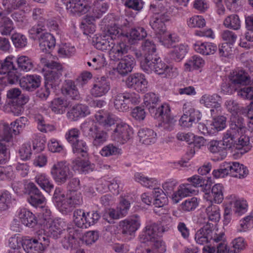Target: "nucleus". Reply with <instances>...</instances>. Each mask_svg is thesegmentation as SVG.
Listing matches in <instances>:
<instances>
[{"label":"nucleus","mask_w":253,"mask_h":253,"mask_svg":"<svg viewBox=\"0 0 253 253\" xmlns=\"http://www.w3.org/2000/svg\"><path fill=\"white\" fill-rule=\"evenodd\" d=\"M144 58L140 61L141 69L150 74L154 71L163 78H174L179 74L178 68L163 62L156 53V46L153 41L145 40L141 43Z\"/></svg>","instance_id":"nucleus-1"},{"label":"nucleus","mask_w":253,"mask_h":253,"mask_svg":"<svg viewBox=\"0 0 253 253\" xmlns=\"http://www.w3.org/2000/svg\"><path fill=\"white\" fill-rule=\"evenodd\" d=\"M159 97L152 92L146 93L144 97V103L148 108L151 116L161 121L160 125L165 129L171 130L176 121L170 115L169 106L167 104L158 105Z\"/></svg>","instance_id":"nucleus-2"},{"label":"nucleus","mask_w":253,"mask_h":253,"mask_svg":"<svg viewBox=\"0 0 253 253\" xmlns=\"http://www.w3.org/2000/svg\"><path fill=\"white\" fill-rule=\"evenodd\" d=\"M107 36H110L113 41L110 50V56L114 60H119L127 53L130 47L125 40L127 35H124L121 29L116 25L111 26L107 28Z\"/></svg>","instance_id":"nucleus-3"},{"label":"nucleus","mask_w":253,"mask_h":253,"mask_svg":"<svg viewBox=\"0 0 253 253\" xmlns=\"http://www.w3.org/2000/svg\"><path fill=\"white\" fill-rule=\"evenodd\" d=\"M150 8L154 9V16L150 21V25L156 35L161 36L166 32L165 22L170 19L171 11L169 6H163L151 4Z\"/></svg>","instance_id":"nucleus-4"},{"label":"nucleus","mask_w":253,"mask_h":253,"mask_svg":"<svg viewBox=\"0 0 253 253\" xmlns=\"http://www.w3.org/2000/svg\"><path fill=\"white\" fill-rule=\"evenodd\" d=\"M48 233L54 239L63 236L61 243L65 249L72 247L76 240L81 238L80 231L72 228H68L67 230L62 229V227L57 222H54L51 224L49 227Z\"/></svg>","instance_id":"nucleus-5"},{"label":"nucleus","mask_w":253,"mask_h":253,"mask_svg":"<svg viewBox=\"0 0 253 253\" xmlns=\"http://www.w3.org/2000/svg\"><path fill=\"white\" fill-rule=\"evenodd\" d=\"M49 242L48 236L41 233L34 238L23 240L22 245L27 253H42L49 246Z\"/></svg>","instance_id":"nucleus-6"},{"label":"nucleus","mask_w":253,"mask_h":253,"mask_svg":"<svg viewBox=\"0 0 253 253\" xmlns=\"http://www.w3.org/2000/svg\"><path fill=\"white\" fill-rule=\"evenodd\" d=\"M140 102V96L134 92L118 93L114 98V107L120 112H126L130 107V104H137Z\"/></svg>","instance_id":"nucleus-7"},{"label":"nucleus","mask_w":253,"mask_h":253,"mask_svg":"<svg viewBox=\"0 0 253 253\" xmlns=\"http://www.w3.org/2000/svg\"><path fill=\"white\" fill-rule=\"evenodd\" d=\"M141 225L140 216L134 214L119 222V227L123 237L126 241H129L134 236L135 232Z\"/></svg>","instance_id":"nucleus-8"},{"label":"nucleus","mask_w":253,"mask_h":253,"mask_svg":"<svg viewBox=\"0 0 253 253\" xmlns=\"http://www.w3.org/2000/svg\"><path fill=\"white\" fill-rule=\"evenodd\" d=\"M50 173L53 179L58 185L65 183L73 176L69 166L63 161L55 163L51 168Z\"/></svg>","instance_id":"nucleus-9"},{"label":"nucleus","mask_w":253,"mask_h":253,"mask_svg":"<svg viewBox=\"0 0 253 253\" xmlns=\"http://www.w3.org/2000/svg\"><path fill=\"white\" fill-rule=\"evenodd\" d=\"M133 131L129 125L124 122L117 124L111 134L112 139L120 144L126 143L132 137Z\"/></svg>","instance_id":"nucleus-10"},{"label":"nucleus","mask_w":253,"mask_h":253,"mask_svg":"<svg viewBox=\"0 0 253 253\" xmlns=\"http://www.w3.org/2000/svg\"><path fill=\"white\" fill-rule=\"evenodd\" d=\"M24 193L28 195L27 201L33 207L42 205L45 198L36 184L32 182L24 185Z\"/></svg>","instance_id":"nucleus-11"},{"label":"nucleus","mask_w":253,"mask_h":253,"mask_svg":"<svg viewBox=\"0 0 253 253\" xmlns=\"http://www.w3.org/2000/svg\"><path fill=\"white\" fill-rule=\"evenodd\" d=\"M128 87L132 88L138 92H144L147 90L148 82L141 73H134L129 76L126 81Z\"/></svg>","instance_id":"nucleus-12"},{"label":"nucleus","mask_w":253,"mask_h":253,"mask_svg":"<svg viewBox=\"0 0 253 253\" xmlns=\"http://www.w3.org/2000/svg\"><path fill=\"white\" fill-rule=\"evenodd\" d=\"M53 199L59 211L63 213L70 212L74 207L69 198L65 197L62 190L59 188L55 189Z\"/></svg>","instance_id":"nucleus-13"},{"label":"nucleus","mask_w":253,"mask_h":253,"mask_svg":"<svg viewBox=\"0 0 253 253\" xmlns=\"http://www.w3.org/2000/svg\"><path fill=\"white\" fill-rule=\"evenodd\" d=\"M65 3L68 11L74 15L85 14L90 8V2L88 0H70Z\"/></svg>","instance_id":"nucleus-14"},{"label":"nucleus","mask_w":253,"mask_h":253,"mask_svg":"<svg viewBox=\"0 0 253 253\" xmlns=\"http://www.w3.org/2000/svg\"><path fill=\"white\" fill-rule=\"evenodd\" d=\"M110 88L109 80L105 77H101L95 81L90 90V93L95 97H101L106 94Z\"/></svg>","instance_id":"nucleus-15"},{"label":"nucleus","mask_w":253,"mask_h":253,"mask_svg":"<svg viewBox=\"0 0 253 253\" xmlns=\"http://www.w3.org/2000/svg\"><path fill=\"white\" fill-rule=\"evenodd\" d=\"M41 81L42 77L39 75H27L20 79L19 84L23 90L32 92L40 86Z\"/></svg>","instance_id":"nucleus-16"},{"label":"nucleus","mask_w":253,"mask_h":253,"mask_svg":"<svg viewBox=\"0 0 253 253\" xmlns=\"http://www.w3.org/2000/svg\"><path fill=\"white\" fill-rule=\"evenodd\" d=\"M228 175L232 177L244 178L249 173L247 168L238 162H224Z\"/></svg>","instance_id":"nucleus-17"},{"label":"nucleus","mask_w":253,"mask_h":253,"mask_svg":"<svg viewBox=\"0 0 253 253\" xmlns=\"http://www.w3.org/2000/svg\"><path fill=\"white\" fill-rule=\"evenodd\" d=\"M16 58L13 56H8L3 60H0V75L7 74L12 78L11 80H17V76L15 74L17 68L14 65Z\"/></svg>","instance_id":"nucleus-18"},{"label":"nucleus","mask_w":253,"mask_h":253,"mask_svg":"<svg viewBox=\"0 0 253 253\" xmlns=\"http://www.w3.org/2000/svg\"><path fill=\"white\" fill-rule=\"evenodd\" d=\"M201 119L200 113L193 108L186 111L180 118L179 125L183 127H191L193 124L197 123Z\"/></svg>","instance_id":"nucleus-19"},{"label":"nucleus","mask_w":253,"mask_h":253,"mask_svg":"<svg viewBox=\"0 0 253 253\" xmlns=\"http://www.w3.org/2000/svg\"><path fill=\"white\" fill-rule=\"evenodd\" d=\"M213 231L210 225L207 224L197 230L195 235L196 242L205 245L210 242L213 238Z\"/></svg>","instance_id":"nucleus-20"},{"label":"nucleus","mask_w":253,"mask_h":253,"mask_svg":"<svg viewBox=\"0 0 253 253\" xmlns=\"http://www.w3.org/2000/svg\"><path fill=\"white\" fill-rule=\"evenodd\" d=\"M160 228L156 223L147 224L142 234L140 235V241L142 243H146L155 240L158 236Z\"/></svg>","instance_id":"nucleus-21"},{"label":"nucleus","mask_w":253,"mask_h":253,"mask_svg":"<svg viewBox=\"0 0 253 253\" xmlns=\"http://www.w3.org/2000/svg\"><path fill=\"white\" fill-rule=\"evenodd\" d=\"M120 59L121 61L118 63L116 69L120 75L125 76L132 71L135 64V59L129 55L124 56Z\"/></svg>","instance_id":"nucleus-22"},{"label":"nucleus","mask_w":253,"mask_h":253,"mask_svg":"<svg viewBox=\"0 0 253 253\" xmlns=\"http://www.w3.org/2000/svg\"><path fill=\"white\" fill-rule=\"evenodd\" d=\"M197 191L193 189L190 183H184L179 186L178 190L172 195V200L177 203L182 198L196 194Z\"/></svg>","instance_id":"nucleus-23"},{"label":"nucleus","mask_w":253,"mask_h":253,"mask_svg":"<svg viewBox=\"0 0 253 253\" xmlns=\"http://www.w3.org/2000/svg\"><path fill=\"white\" fill-rule=\"evenodd\" d=\"M63 67L61 64L58 63L55 66H52L48 69L44 74L45 83L50 84L52 86L53 83L58 81L59 78L62 76Z\"/></svg>","instance_id":"nucleus-24"},{"label":"nucleus","mask_w":253,"mask_h":253,"mask_svg":"<svg viewBox=\"0 0 253 253\" xmlns=\"http://www.w3.org/2000/svg\"><path fill=\"white\" fill-rule=\"evenodd\" d=\"M38 41L40 49L45 53H49L56 44L54 37L48 32H45L42 37L40 36V39Z\"/></svg>","instance_id":"nucleus-25"},{"label":"nucleus","mask_w":253,"mask_h":253,"mask_svg":"<svg viewBox=\"0 0 253 253\" xmlns=\"http://www.w3.org/2000/svg\"><path fill=\"white\" fill-rule=\"evenodd\" d=\"M62 92L63 94L73 100H79L80 94L75 82L71 80H67L63 85Z\"/></svg>","instance_id":"nucleus-26"},{"label":"nucleus","mask_w":253,"mask_h":253,"mask_svg":"<svg viewBox=\"0 0 253 253\" xmlns=\"http://www.w3.org/2000/svg\"><path fill=\"white\" fill-rule=\"evenodd\" d=\"M193 48L196 52L204 55L213 54L217 49L216 45L210 42H197L193 44Z\"/></svg>","instance_id":"nucleus-27"},{"label":"nucleus","mask_w":253,"mask_h":253,"mask_svg":"<svg viewBox=\"0 0 253 253\" xmlns=\"http://www.w3.org/2000/svg\"><path fill=\"white\" fill-rule=\"evenodd\" d=\"M90 114L88 107L84 105L78 104L74 106L67 113L68 117L72 121L84 117Z\"/></svg>","instance_id":"nucleus-28"},{"label":"nucleus","mask_w":253,"mask_h":253,"mask_svg":"<svg viewBox=\"0 0 253 253\" xmlns=\"http://www.w3.org/2000/svg\"><path fill=\"white\" fill-rule=\"evenodd\" d=\"M228 130L232 132L239 136L246 131V122L244 119L237 115L232 119L230 128Z\"/></svg>","instance_id":"nucleus-29"},{"label":"nucleus","mask_w":253,"mask_h":253,"mask_svg":"<svg viewBox=\"0 0 253 253\" xmlns=\"http://www.w3.org/2000/svg\"><path fill=\"white\" fill-rule=\"evenodd\" d=\"M18 216L21 222L29 227H34L37 223L35 215L26 209H21L18 212Z\"/></svg>","instance_id":"nucleus-30"},{"label":"nucleus","mask_w":253,"mask_h":253,"mask_svg":"<svg viewBox=\"0 0 253 253\" xmlns=\"http://www.w3.org/2000/svg\"><path fill=\"white\" fill-rule=\"evenodd\" d=\"M113 41L111 40L110 36H107V31L103 37H93L92 44L97 49L102 51L111 50Z\"/></svg>","instance_id":"nucleus-31"},{"label":"nucleus","mask_w":253,"mask_h":253,"mask_svg":"<svg viewBox=\"0 0 253 253\" xmlns=\"http://www.w3.org/2000/svg\"><path fill=\"white\" fill-rule=\"evenodd\" d=\"M97 122L105 129H108L110 127L117 123L118 118L111 114H101L98 113L95 115Z\"/></svg>","instance_id":"nucleus-32"},{"label":"nucleus","mask_w":253,"mask_h":253,"mask_svg":"<svg viewBox=\"0 0 253 253\" xmlns=\"http://www.w3.org/2000/svg\"><path fill=\"white\" fill-rule=\"evenodd\" d=\"M72 167L74 171H77L80 173H86L92 171L94 169L93 165L88 161L76 159L73 160Z\"/></svg>","instance_id":"nucleus-33"},{"label":"nucleus","mask_w":253,"mask_h":253,"mask_svg":"<svg viewBox=\"0 0 253 253\" xmlns=\"http://www.w3.org/2000/svg\"><path fill=\"white\" fill-rule=\"evenodd\" d=\"M14 29L12 21L6 16L5 12L0 11V33L2 35H10Z\"/></svg>","instance_id":"nucleus-34"},{"label":"nucleus","mask_w":253,"mask_h":253,"mask_svg":"<svg viewBox=\"0 0 253 253\" xmlns=\"http://www.w3.org/2000/svg\"><path fill=\"white\" fill-rule=\"evenodd\" d=\"M139 140L146 145L154 143L157 140L156 133L150 128H141L138 132Z\"/></svg>","instance_id":"nucleus-35"},{"label":"nucleus","mask_w":253,"mask_h":253,"mask_svg":"<svg viewBox=\"0 0 253 253\" xmlns=\"http://www.w3.org/2000/svg\"><path fill=\"white\" fill-rule=\"evenodd\" d=\"M81 128L84 135L89 139H92L100 129L97 123L93 120L84 122L81 125Z\"/></svg>","instance_id":"nucleus-36"},{"label":"nucleus","mask_w":253,"mask_h":253,"mask_svg":"<svg viewBox=\"0 0 253 253\" xmlns=\"http://www.w3.org/2000/svg\"><path fill=\"white\" fill-rule=\"evenodd\" d=\"M232 201L230 205H233V211L234 214L237 216H240L247 211L248 205L246 201L236 197L235 195H231Z\"/></svg>","instance_id":"nucleus-37"},{"label":"nucleus","mask_w":253,"mask_h":253,"mask_svg":"<svg viewBox=\"0 0 253 253\" xmlns=\"http://www.w3.org/2000/svg\"><path fill=\"white\" fill-rule=\"evenodd\" d=\"M230 82L234 85H246L250 83V77L244 71L233 72L229 77Z\"/></svg>","instance_id":"nucleus-38"},{"label":"nucleus","mask_w":253,"mask_h":253,"mask_svg":"<svg viewBox=\"0 0 253 253\" xmlns=\"http://www.w3.org/2000/svg\"><path fill=\"white\" fill-rule=\"evenodd\" d=\"M29 100L28 96H23L21 99L18 101L13 102V101H8L7 107L13 115L19 116L24 111L23 105L25 104Z\"/></svg>","instance_id":"nucleus-39"},{"label":"nucleus","mask_w":253,"mask_h":253,"mask_svg":"<svg viewBox=\"0 0 253 253\" xmlns=\"http://www.w3.org/2000/svg\"><path fill=\"white\" fill-rule=\"evenodd\" d=\"M18 132L15 129L6 124L0 123V142H12L13 134H16Z\"/></svg>","instance_id":"nucleus-40"},{"label":"nucleus","mask_w":253,"mask_h":253,"mask_svg":"<svg viewBox=\"0 0 253 253\" xmlns=\"http://www.w3.org/2000/svg\"><path fill=\"white\" fill-rule=\"evenodd\" d=\"M71 145L73 153L78 157L86 158L88 156V147L84 140L79 139Z\"/></svg>","instance_id":"nucleus-41"},{"label":"nucleus","mask_w":253,"mask_h":253,"mask_svg":"<svg viewBox=\"0 0 253 253\" xmlns=\"http://www.w3.org/2000/svg\"><path fill=\"white\" fill-rule=\"evenodd\" d=\"M125 35H127L126 38L130 44H134L137 41L143 39L147 36V33L142 27H137L132 29L130 32Z\"/></svg>","instance_id":"nucleus-42"},{"label":"nucleus","mask_w":253,"mask_h":253,"mask_svg":"<svg viewBox=\"0 0 253 253\" xmlns=\"http://www.w3.org/2000/svg\"><path fill=\"white\" fill-rule=\"evenodd\" d=\"M152 192L155 198L153 204L156 208H162L167 204L168 197L164 191L159 188H154Z\"/></svg>","instance_id":"nucleus-43"},{"label":"nucleus","mask_w":253,"mask_h":253,"mask_svg":"<svg viewBox=\"0 0 253 253\" xmlns=\"http://www.w3.org/2000/svg\"><path fill=\"white\" fill-rule=\"evenodd\" d=\"M238 137V135L227 130L224 134L222 140L220 141L224 150L227 149L235 150L236 139Z\"/></svg>","instance_id":"nucleus-44"},{"label":"nucleus","mask_w":253,"mask_h":253,"mask_svg":"<svg viewBox=\"0 0 253 253\" xmlns=\"http://www.w3.org/2000/svg\"><path fill=\"white\" fill-rule=\"evenodd\" d=\"M35 182L46 192L49 193L53 189L54 185L49 177L45 174H39L35 177Z\"/></svg>","instance_id":"nucleus-45"},{"label":"nucleus","mask_w":253,"mask_h":253,"mask_svg":"<svg viewBox=\"0 0 253 253\" xmlns=\"http://www.w3.org/2000/svg\"><path fill=\"white\" fill-rule=\"evenodd\" d=\"M205 61L199 56L194 55L185 64V70L190 72L194 70H197L203 67Z\"/></svg>","instance_id":"nucleus-46"},{"label":"nucleus","mask_w":253,"mask_h":253,"mask_svg":"<svg viewBox=\"0 0 253 253\" xmlns=\"http://www.w3.org/2000/svg\"><path fill=\"white\" fill-rule=\"evenodd\" d=\"M172 47L173 49L170 52L171 59L176 62L180 61L187 52V46L180 44L176 46L174 45Z\"/></svg>","instance_id":"nucleus-47"},{"label":"nucleus","mask_w":253,"mask_h":253,"mask_svg":"<svg viewBox=\"0 0 253 253\" xmlns=\"http://www.w3.org/2000/svg\"><path fill=\"white\" fill-rule=\"evenodd\" d=\"M223 25L227 28L238 30L241 28V22L238 15L233 14L225 18Z\"/></svg>","instance_id":"nucleus-48"},{"label":"nucleus","mask_w":253,"mask_h":253,"mask_svg":"<svg viewBox=\"0 0 253 253\" xmlns=\"http://www.w3.org/2000/svg\"><path fill=\"white\" fill-rule=\"evenodd\" d=\"M221 98L217 94H205L200 100V103L208 108L213 107L216 106V104H221Z\"/></svg>","instance_id":"nucleus-49"},{"label":"nucleus","mask_w":253,"mask_h":253,"mask_svg":"<svg viewBox=\"0 0 253 253\" xmlns=\"http://www.w3.org/2000/svg\"><path fill=\"white\" fill-rule=\"evenodd\" d=\"M249 143V137L242 133L236 139L235 150H238L240 154H244L250 150V147L248 146Z\"/></svg>","instance_id":"nucleus-50"},{"label":"nucleus","mask_w":253,"mask_h":253,"mask_svg":"<svg viewBox=\"0 0 253 253\" xmlns=\"http://www.w3.org/2000/svg\"><path fill=\"white\" fill-rule=\"evenodd\" d=\"M223 186L221 184H216L213 186L211 188L210 196L212 200L211 201H213L215 203L220 204L223 200Z\"/></svg>","instance_id":"nucleus-51"},{"label":"nucleus","mask_w":253,"mask_h":253,"mask_svg":"<svg viewBox=\"0 0 253 253\" xmlns=\"http://www.w3.org/2000/svg\"><path fill=\"white\" fill-rule=\"evenodd\" d=\"M108 8V5L107 3L101 0L94 1L92 6V13L95 17L99 18L103 13L106 12Z\"/></svg>","instance_id":"nucleus-52"},{"label":"nucleus","mask_w":253,"mask_h":253,"mask_svg":"<svg viewBox=\"0 0 253 253\" xmlns=\"http://www.w3.org/2000/svg\"><path fill=\"white\" fill-rule=\"evenodd\" d=\"M67 106V103L60 98L53 99L50 105L51 110L55 113L59 114H62L65 112Z\"/></svg>","instance_id":"nucleus-53"},{"label":"nucleus","mask_w":253,"mask_h":253,"mask_svg":"<svg viewBox=\"0 0 253 253\" xmlns=\"http://www.w3.org/2000/svg\"><path fill=\"white\" fill-rule=\"evenodd\" d=\"M134 179L136 181L139 182L147 188H153L157 183V180L155 178L146 177L139 172L134 174Z\"/></svg>","instance_id":"nucleus-54"},{"label":"nucleus","mask_w":253,"mask_h":253,"mask_svg":"<svg viewBox=\"0 0 253 253\" xmlns=\"http://www.w3.org/2000/svg\"><path fill=\"white\" fill-rule=\"evenodd\" d=\"M86 213L81 209H77L73 212V221L80 228H85Z\"/></svg>","instance_id":"nucleus-55"},{"label":"nucleus","mask_w":253,"mask_h":253,"mask_svg":"<svg viewBox=\"0 0 253 253\" xmlns=\"http://www.w3.org/2000/svg\"><path fill=\"white\" fill-rule=\"evenodd\" d=\"M76 230L80 231L81 233V238H78L76 241H77L78 240H81L86 245H90L96 242L98 239L99 234L97 231H89L85 233L84 235L82 236V230L81 229H76Z\"/></svg>","instance_id":"nucleus-56"},{"label":"nucleus","mask_w":253,"mask_h":253,"mask_svg":"<svg viewBox=\"0 0 253 253\" xmlns=\"http://www.w3.org/2000/svg\"><path fill=\"white\" fill-rule=\"evenodd\" d=\"M18 68L22 71L28 72L33 68L34 65L31 59L26 56H21L16 58Z\"/></svg>","instance_id":"nucleus-57"},{"label":"nucleus","mask_w":253,"mask_h":253,"mask_svg":"<svg viewBox=\"0 0 253 253\" xmlns=\"http://www.w3.org/2000/svg\"><path fill=\"white\" fill-rule=\"evenodd\" d=\"M231 245L230 247L229 253H240L246 248L247 243L243 238L238 237L232 241Z\"/></svg>","instance_id":"nucleus-58"},{"label":"nucleus","mask_w":253,"mask_h":253,"mask_svg":"<svg viewBox=\"0 0 253 253\" xmlns=\"http://www.w3.org/2000/svg\"><path fill=\"white\" fill-rule=\"evenodd\" d=\"M160 42L168 48L172 47L173 44L179 42V37L175 34H166L162 37H159Z\"/></svg>","instance_id":"nucleus-59"},{"label":"nucleus","mask_w":253,"mask_h":253,"mask_svg":"<svg viewBox=\"0 0 253 253\" xmlns=\"http://www.w3.org/2000/svg\"><path fill=\"white\" fill-rule=\"evenodd\" d=\"M226 118L223 116L213 118L211 124L213 133L223 129L226 127Z\"/></svg>","instance_id":"nucleus-60"},{"label":"nucleus","mask_w":253,"mask_h":253,"mask_svg":"<svg viewBox=\"0 0 253 253\" xmlns=\"http://www.w3.org/2000/svg\"><path fill=\"white\" fill-rule=\"evenodd\" d=\"M206 213L210 220L215 222L220 219L219 208L217 205L211 204L206 209Z\"/></svg>","instance_id":"nucleus-61"},{"label":"nucleus","mask_w":253,"mask_h":253,"mask_svg":"<svg viewBox=\"0 0 253 253\" xmlns=\"http://www.w3.org/2000/svg\"><path fill=\"white\" fill-rule=\"evenodd\" d=\"M108 137L107 132L100 128L92 138V144L94 146H100L107 141Z\"/></svg>","instance_id":"nucleus-62"},{"label":"nucleus","mask_w":253,"mask_h":253,"mask_svg":"<svg viewBox=\"0 0 253 253\" xmlns=\"http://www.w3.org/2000/svg\"><path fill=\"white\" fill-rule=\"evenodd\" d=\"M199 201L197 198L193 197L183 202L181 205V209L183 211H190L194 210L198 206Z\"/></svg>","instance_id":"nucleus-63"},{"label":"nucleus","mask_w":253,"mask_h":253,"mask_svg":"<svg viewBox=\"0 0 253 253\" xmlns=\"http://www.w3.org/2000/svg\"><path fill=\"white\" fill-rule=\"evenodd\" d=\"M44 26H42L40 24L33 26L29 30V33L31 35V38L37 39L38 41L40 39V36L42 37L46 32Z\"/></svg>","instance_id":"nucleus-64"}]
</instances>
